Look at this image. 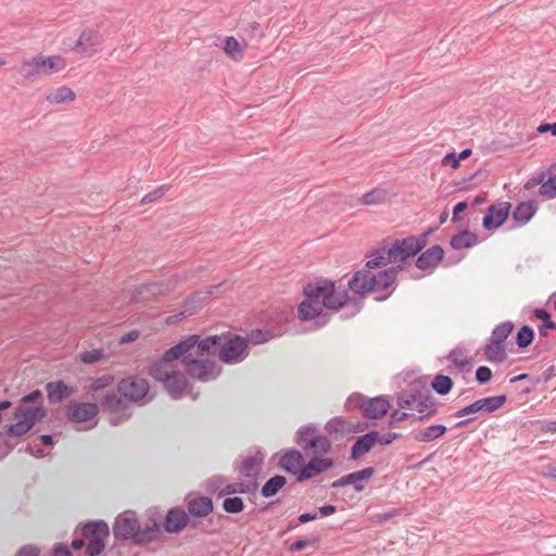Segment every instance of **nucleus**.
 <instances>
[{
    "label": "nucleus",
    "mask_w": 556,
    "mask_h": 556,
    "mask_svg": "<svg viewBox=\"0 0 556 556\" xmlns=\"http://www.w3.org/2000/svg\"><path fill=\"white\" fill-rule=\"evenodd\" d=\"M402 265H394L377 274L368 269H358L349 279L348 289L338 290L332 280L318 278L303 287L304 300L298 306V316L302 321L315 320L316 328L328 324L330 316L324 308L339 309L352 305L351 316L359 313L363 301L350 298L349 291L364 296L367 293L382 292L396 282Z\"/></svg>",
    "instance_id": "f257e3e1"
},
{
    "label": "nucleus",
    "mask_w": 556,
    "mask_h": 556,
    "mask_svg": "<svg viewBox=\"0 0 556 556\" xmlns=\"http://www.w3.org/2000/svg\"><path fill=\"white\" fill-rule=\"evenodd\" d=\"M112 530L116 540H130L135 545H146L154 542L161 534L160 525L155 519H150L141 528L134 511L119 514L115 518Z\"/></svg>",
    "instance_id": "f03ea898"
},
{
    "label": "nucleus",
    "mask_w": 556,
    "mask_h": 556,
    "mask_svg": "<svg viewBox=\"0 0 556 556\" xmlns=\"http://www.w3.org/2000/svg\"><path fill=\"white\" fill-rule=\"evenodd\" d=\"M294 442L308 456L327 455L331 452V441L327 435L319 434L314 425L302 426L295 432Z\"/></svg>",
    "instance_id": "7ed1b4c3"
},
{
    "label": "nucleus",
    "mask_w": 556,
    "mask_h": 556,
    "mask_svg": "<svg viewBox=\"0 0 556 556\" xmlns=\"http://www.w3.org/2000/svg\"><path fill=\"white\" fill-rule=\"evenodd\" d=\"M93 400L99 402V410L111 415L109 422L112 426H119L132 416L128 401L114 391H109L101 395H93Z\"/></svg>",
    "instance_id": "20e7f679"
},
{
    "label": "nucleus",
    "mask_w": 556,
    "mask_h": 556,
    "mask_svg": "<svg viewBox=\"0 0 556 556\" xmlns=\"http://www.w3.org/2000/svg\"><path fill=\"white\" fill-rule=\"evenodd\" d=\"M507 401V395H496V396H488L479 399L475 402H472L469 405H466L458 410L454 413L455 417H464L468 416L467 418L459 420L455 424L456 428H463L470 422L475 421L478 416L477 414H483V413H493L501 408Z\"/></svg>",
    "instance_id": "39448f33"
},
{
    "label": "nucleus",
    "mask_w": 556,
    "mask_h": 556,
    "mask_svg": "<svg viewBox=\"0 0 556 556\" xmlns=\"http://www.w3.org/2000/svg\"><path fill=\"white\" fill-rule=\"evenodd\" d=\"M81 535L88 541L86 556H99L105 548L110 528L104 520H92L81 526Z\"/></svg>",
    "instance_id": "423d86ee"
},
{
    "label": "nucleus",
    "mask_w": 556,
    "mask_h": 556,
    "mask_svg": "<svg viewBox=\"0 0 556 556\" xmlns=\"http://www.w3.org/2000/svg\"><path fill=\"white\" fill-rule=\"evenodd\" d=\"M368 428L366 421H352L348 418L336 416L325 424L326 435L332 442L350 440L354 434L364 432Z\"/></svg>",
    "instance_id": "0eeeda50"
},
{
    "label": "nucleus",
    "mask_w": 556,
    "mask_h": 556,
    "mask_svg": "<svg viewBox=\"0 0 556 556\" xmlns=\"http://www.w3.org/2000/svg\"><path fill=\"white\" fill-rule=\"evenodd\" d=\"M66 66L65 60L60 55L43 56L37 55L22 63L20 74L26 78L35 75H51L60 72Z\"/></svg>",
    "instance_id": "6e6552de"
},
{
    "label": "nucleus",
    "mask_w": 556,
    "mask_h": 556,
    "mask_svg": "<svg viewBox=\"0 0 556 556\" xmlns=\"http://www.w3.org/2000/svg\"><path fill=\"white\" fill-rule=\"evenodd\" d=\"M248 341L239 334L223 333L218 357L225 364H237L247 356Z\"/></svg>",
    "instance_id": "1a4fd4ad"
},
{
    "label": "nucleus",
    "mask_w": 556,
    "mask_h": 556,
    "mask_svg": "<svg viewBox=\"0 0 556 556\" xmlns=\"http://www.w3.org/2000/svg\"><path fill=\"white\" fill-rule=\"evenodd\" d=\"M345 406H359L364 418L379 419L388 413L390 403L383 396H376L369 400H363L361 396H357L356 399L349 397Z\"/></svg>",
    "instance_id": "9d476101"
},
{
    "label": "nucleus",
    "mask_w": 556,
    "mask_h": 556,
    "mask_svg": "<svg viewBox=\"0 0 556 556\" xmlns=\"http://www.w3.org/2000/svg\"><path fill=\"white\" fill-rule=\"evenodd\" d=\"M117 392L128 402L139 403L149 392L147 379L138 376H128L117 383Z\"/></svg>",
    "instance_id": "9b49d317"
},
{
    "label": "nucleus",
    "mask_w": 556,
    "mask_h": 556,
    "mask_svg": "<svg viewBox=\"0 0 556 556\" xmlns=\"http://www.w3.org/2000/svg\"><path fill=\"white\" fill-rule=\"evenodd\" d=\"M184 364L190 377L203 382L216 379L220 372V368L215 372L216 365L213 361L197 359L192 355H186Z\"/></svg>",
    "instance_id": "f8f14e48"
},
{
    "label": "nucleus",
    "mask_w": 556,
    "mask_h": 556,
    "mask_svg": "<svg viewBox=\"0 0 556 556\" xmlns=\"http://www.w3.org/2000/svg\"><path fill=\"white\" fill-rule=\"evenodd\" d=\"M511 204L507 201H501L490 205L482 218V227L485 230L500 228L507 220Z\"/></svg>",
    "instance_id": "ddd939ff"
},
{
    "label": "nucleus",
    "mask_w": 556,
    "mask_h": 556,
    "mask_svg": "<svg viewBox=\"0 0 556 556\" xmlns=\"http://www.w3.org/2000/svg\"><path fill=\"white\" fill-rule=\"evenodd\" d=\"M162 526L167 533L173 534L181 532L188 526L195 528L197 522L191 520L187 511L182 508L173 507L167 510Z\"/></svg>",
    "instance_id": "4468645a"
},
{
    "label": "nucleus",
    "mask_w": 556,
    "mask_h": 556,
    "mask_svg": "<svg viewBox=\"0 0 556 556\" xmlns=\"http://www.w3.org/2000/svg\"><path fill=\"white\" fill-rule=\"evenodd\" d=\"M264 462L265 453L261 447H254L253 454L241 457V460L239 463L237 462V469L243 477L256 481V478L263 469Z\"/></svg>",
    "instance_id": "2eb2a0df"
},
{
    "label": "nucleus",
    "mask_w": 556,
    "mask_h": 556,
    "mask_svg": "<svg viewBox=\"0 0 556 556\" xmlns=\"http://www.w3.org/2000/svg\"><path fill=\"white\" fill-rule=\"evenodd\" d=\"M324 455L312 456L307 464L303 465L299 475V482L309 480L334 467V459L323 457Z\"/></svg>",
    "instance_id": "dca6fc26"
},
{
    "label": "nucleus",
    "mask_w": 556,
    "mask_h": 556,
    "mask_svg": "<svg viewBox=\"0 0 556 556\" xmlns=\"http://www.w3.org/2000/svg\"><path fill=\"white\" fill-rule=\"evenodd\" d=\"M375 472L376 470L374 467H365L333 481L330 486L332 489H340L348 485H353L354 491L359 493L365 490V485L362 483V481L369 480L375 475Z\"/></svg>",
    "instance_id": "f3484780"
},
{
    "label": "nucleus",
    "mask_w": 556,
    "mask_h": 556,
    "mask_svg": "<svg viewBox=\"0 0 556 556\" xmlns=\"http://www.w3.org/2000/svg\"><path fill=\"white\" fill-rule=\"evenodd\" d=\"M99 413L98 403H71L66 409V418L71 422H85L94 418Z\"/></svg>",
    "instance_id": "a211bd4d"
},
{
    "label": "nucleus",
    "mask_w": 556,
    "mask_h": 556,
    "mask_svg": "<svg viewBox=\"0 0 556 556\" xmlns=\"http://www.w3.org/2000/svg\"><path fill=\"white\" fill-rule=\"evenodd\" d=\"M378 431L370 430L356 438L355 442L351 446L349 459L359 460L363 456L369 453L372 447L378 443Z\"/></svg>",
    "instance_id": "6ab92c4d"
},
{
    "label": "nucleus",
    "mask_w": 556,
    "mask_h": 556,
    "mask_svg": "<svg viewBox=\"0 0 556 556\" xmlns=\"http://www.w3.org/2000/svg\"><path fill=\"white\" fill-rule=\"evenodd\" d=\"M444 250L441 245H432L426 251L421 252L416 262L415 266L420 270H430L435 269L439 264L443 261Z\"/></svg>",
    "instance_id": "aec40b11"
},
{
    "label": "nucleus",
    "mask_w": 556,
    "mask_h": 556,
    "mask_svg": "<svg viewBox=\"0 0 556 556\" xmlns=\"http://www.w3.org/2000/svg\"><path fill=\"white\" fill-rule=\"evenodd\" d=\"M194 342L195 355L197 356H215L218 355L220 344L223 343V334L207 336L203 339L199 334H191Z\"/></svg>",
    "instance_id": "412c9836"
},
{
    "label": "nucleus",
    "mask_w": 556,
    "mask_h": 556,
    "mask_svg": "<svg viewBox=\"0 0 556 556\" xmlns=\"http://www.w3.org/2000/svg\"><path fill=\"white\" fill-rule=\"evenodd\" d=\"M450 364L446 370L453 374L455 370L459 372H470L472 369V363L467 355V351L464 348H455L445 357Z\"/></svg>",
    "instance_id": "4be33fe9"
},
{
    "label": "nucleus",
    "mask_w": 556,
    "mask_h": 556,
    "mask_svg": "<svg viewBox=\"0 0 556 556\" xmlns=\"http://www.w3.org/2000/svg\"><path fill=\"white\" fill-rule=\"evenodd\" d=\"M46 392L50 404H59L70 399L75 393V389L63 380H56L46 384Z\"/></svg>",
    "instance_id": "5701e85b"
},
{
    "label": "nucleus",
    "mask_w": 556,
    "mask_h": 556,
    "mask_svg": "<svg viewBox=\"0 0 556 556\" xmlns=\"http://www.w3.org/2000/svg\"><path fill=\"white\" fill-rule=\"evenodd\" d=\"M303 462L304 458L300 451L289 450L280 457L278 465L286 472L296 476V481L299 482V475L303 466Z\"/></svg>",
    "instance_id": "b1692460"
},
{
    "label": "nucleus",
    "mask_w": 556,
    "mask_h": 556,
    "mask_svg": "<svg viewBox=\"0 0 556 556\" xmlns=\"http://www.w3.org/2000/svg\"><path fill=\"white\" fill-rule=\"evenodd\" d=\"M48 415V409L41 404L27 407L18 405L14 412L12 418L22 417L33 428L37 421L45 419Z\"/></svg>",
    "instance_id": "393cba45"
},
{
    "label": "nucleus",
    "mask_w": 556,
    "mask_h": 556,
    "mask_svg": "<svg viewBox=\"0 0 556 556\" xmlns=\"http://www.w3.org/2000/svg\"><path fill=\"white\" fill-rule=\"evenodd\" d=\"M214 509L213 500L208 496H195L187 502L189 517L204 518Z\"/></svg>",
    "instance_id": "a878e982"
},
{
    "label": "nucleus",
    "mask_w": 556,
    "mask_h": 556,
    "mask_svg": "<svg viewBox=\"0 0 556 556\" xmlns=\"http://www.w3.org/2000/svg\"><path fill=\"white\" fill-rule=\"evenodd\" d=\"M192 338L193 337H187L186 339L181 340L174 346L166 350L161 359L167 364L179 358H181V361L184 362V357L186 355H189L188 352L194 349V342L197 341L195 339L193 340Z\"/></svg>",
    "instance_id": "bb28decb"
},
{
    "label": "nucleus",
    "mask_w": 556,
    "mask_h": 556,
    "mask_svg": "<svg viewBox=\"0 0 556 556\" xmlns=\"http://www.w3.org/2000/svg\"><path fill=\"white\" fill-rule=\"evenodd\" d=\"M101 43V36L97 30H84L76 41L74 50L78 53H88Z\"/></svg>",
    "instance_id": "cd10ccee"
},
{
    "label": "nucleus",
    "mask_w": 556,
    "mask_h": 556,
    "mask_svg": "<svg viewBox=\"0 0 556 556\" xmlns=\"http://www.w3.org/2000/svg\"><path fill=\"white\" fill-rule=\"evenodd\" d=\"M447 432V427L442 424H434L414 432V440L419 443H429L442 438Z\"/></svg>",
    "instance_id": "c85d7f7f"
},
{
    "label": "nucleus",
    "mask_w": 556,
    "mask_h": 556,
    "mask_svg": "<svg viewBox=\"0 0 556 556\" xmlns=\"http://www.w3.org/2000/svg\"><path fill=\"white\" fill-rule=\"evenodd\" d=\"M258 483L256 481H247V482H235L227 483L223 486V489L218 492V497H223L226 495H235V494H251L255 496V492L257 491Z\"/></svg>",
    "instance_id": "c756f323"
},
{
    "label": "nucleus",
    "mask_w": 556,
    "mask_h": 556,
    "mask_svg": "<svg viewBox=\"0 0 556 556\" xmlns=\"http://www.w3.org/2000/svg\"><path fill=\"white\" fill-rule=\"evenodd\" d=\"M484 358L490 363H504L507 358V345L489 338L484 346Z\"/></svg>",
    "instance_id": "7c9ffc66"
},
{
    "label": "nucleus",
    "mask_w": 556,
    "mask_h": 556,
    "mask_svg": "<svg viewBox=\"0 0 556 556\" xmlns=\"http://www.w3.org/2000/svg\"><path fill=\"white\" fill-rule=\"evenodd\" d=\"M165 390L174 399L181 397L185 389L187 388V379L180 371H172L170 376L163 383Z\"/></svg>",
    "instance_id": "2f4dec72"
},
{
    "label": "nucleus",
    "mask_w": 556,
    "mask_h": 556,
    "mask_svg": "<svg viewBox=\"0 0 556 556\" xmlns=\"http://www.w3.org/2000/svg\"><path fill=\"white\" fill-rule=\"evenodd\" d=\"M478 243V235L468 229H463L455 233L450 244L454 250L470 249Z\"/></svg>",
    "instance_id": "473e14b6"
},
{
    "label": "nucleus",
    "mask_w": 556,
    "mask_h": 556,
    "mask_svg": "<svg viewBox=\"0 0 556 556\" xmlns=\"http://www.w3.org/2000/svg\"><path fill=\"white\" fill-rule=\"evenodd\" d=\"M538 203L533 200L520 202L513 211V219L520 225H526L536 213Z\"/></svg>",
    "instance_id": "72a5a7b5"
},
{
    "label": "nucleus",
    "mask_w": 556,
    "mask_h": 556,
    "mask_svg": "<svg viewBox=\"0 0 556 556\" xmlns=\"http://www.w3.org/2000/svg\"><path fill=\"white\" fill-rule=\"evenodd\" d=\"M366 256L369 257V260L366 262L364 269H368L370 271L371 269L381 268L392 263L391 260H387V257H389L388 245L375 249Z\"/></svg>",
    "instance_id": "f704fd0d"
},
{
    "label": "nucleus",
    "mask_w": 556,
    "mask_h": 556,
    "mask_svg": "<svg viewBox=\"0 0 556 556\" xmlns=\"http://www.w3.org/2000/svg\"><path fill=\"white\" fill-rule=\"evenodd\" d=\"M389 249V257L387 260H391V262L395 265H402L403 270L410 265L408 260L412 257L407 251L396 241L394 240Z\"/></svg>",
    "instance_id": "c9c22d12"
},
{
    "label": "nucleus",
    "mask_w": 556,
    "mask_h": 556,
    "mask_svg": "<svg viewBox=\"0 0 556 556\" xmlns=\"http://www.w3.org/2000/svg\"><path fill=\"white\" fill-rule=\"evenodd\" d=\"M533 316L542 320V324L538 327L540 338H547L548 330L556 331V323L552 320L551 313L547 312L545 308H534Z\"/></svg>",
    "instance_id": "e433bc0d"
},
{
    "label": "nucleus",
    "mask_w": 556,
    "mask_h": 556,
    "mask_svg": "<svg viewBox=\"0 0 556 556\" xmlns=\"http://www.w3.org/2000/svg\"><path fill=\"white\" fill-rule=\"evenodd\" d=\"M287 484V478L275 475L269 478L261 488V495L265 498L275 496Z\"/></svg>",
    "instance_id": "4c0bfd02"
},
{
    "label": "nucleus",
    "mask_w": 556,
    "mask_h": 556,
    "mask_svg": "<svg viewBox=\"0 0 556 556\" xmlns=\"http://www.w3.org/2000/svg\"><path fill=\"white\" fill-rule=\"evenodd\" d=\"M424 394V391H420L416 388H412L407 391L402 392L396 397V404L400 409L402 408H410L413 403L416 401L421 400V396Z\"/></svg>",
    "instance_id": "58836bf2"
},
{
    "label": "nucleus",
    "mask_w": 556,
    "mask_h": 556,
    "mask_svg": "<svg viewBox=\"0 0 556 556\" xmlns=\"http://www.w3.org/2000/svg\"><path fill=\"white\" fill-rule=\"evenodd\" d=\"M388 200V192L384 189H374L365 193L362 198L356 201L358 204L364 205H378L382 204Z\"/></svg>",
    "instance_id": "ea45409f"
},
{
    "label": "nucleus",
    "mask_w": 556,
    "mask_h": 556,
    "mask_svg": "<svg viewBox=\"0 0 556 556\" xmlns=\"http://www.w3.org/2000/svg\"><path fill=\"white\" fill-rule=\"evenodd\" d=\"M454 382L450 376L439 374L437 375L432 382L431 388L439 395H446L453 389Z\"/></svg>",
    "instance_id": "a19ab883"
},
{
    "label": "nucleus",
    "mask_w": 556,
    "mask_h": 556,
    "mask_svg": "<svg viewBox=\"0 0 556 556\" xmlns=\"http://www.w3.org/2000/svg\"><path fill=\"white\" fill-rule=\"evenodd\" d=\"M514 328H515V325L513 321H510V320L503 321L493 328L490 338L495 340L496 342L506 344V339L510 336Z\"/></svg>",
    "instance_id": "79ce46f5"
},
{
    "label": "nucleus",
    "mask_w": 556,
    "mask_h": 556,
    "mask_svg": "<svg viewBox=\"0 0 556 556\" xmlns=\"http://www.w3.org/2000/svg\"><path fill=\"white\" fill-rule=\"evenodd\" d=\"M421 401L427 404L429 410L428 414L415 417V420L418 422H426L427 420H429L430 418L438 414V401L429 391L424 392Z\"/></svg>",
    "instance_id": "37998d69"
},
{
    "label": "nucleus",
    "mask_w": 556,
    "mask_h": 556,
    "mask_svg": "<svg viewBox=\"0 0 556 556\" xmlns=\"http://www.w3.org/2000/svg\"><path fill=\"white\" fill-rule=\"evenodd\" d=\"M535 338L533 328L529 325L520 327L516 334V344L519 349L523 350L530 346Z\"/></svg>",
    "instance_id": "c03bdc74"
},
{
    "label": "nucleus",
    "mask_w": 556,
    "mask_h": 556,
    "mask_svg": "<svg viewBox=\"0 0 556 556\" xmlns=\"http://www.w3.org/2000/svg\"><path fill=\"white\" fill-rule=\"evenodd\" d=\"M75 99V93L72 89L63 86L47 96V101L53 104L70 102Z\"/></svg>",
    "instance_id": "a18cd8bd"
},
{
    "label": "nucleus",
    "mask_w": 556,
    "mask_h": 556,
    "mask_svg": "<svg viewBox=\"0 0 556 556\" xmlns=\"http://www.w3.org/2000/svg\"><path fill=\"white\" fill-rule=\"evenodd\" d=\"M172 371L168 370V364L162 359L155 361L149 367V375L157 381L163 383L170 376Z\"/></svg>",
    "instance_id": "49530a36"
},
{
    "label": "nucleus",
    "mask_w": 556,
    "mask_h": 556,
    "mask_svg": "<svg viewBox=\"0 0 556 556\" xmlns=\"http://www.w3.org/2000/svg\"><path fill=\"white\" fill-rule=\"evenodd\" d=\"M223 509L227 514H239L243 511L244 509V502L239 496H230L226 495V497L223 501Z\"/></svg>",
    "instance_id": "de8ad7c7"
},
{
    "label": "nucleus",
    "mask_w": 556,
    "mask_h": 556,
    "mask_svg": "<svg viewBox=\"0 0 556 556\" xmlns=\"http://www.w3.org/2000/svg\"><path fill=\"white\" fill-rule=\"evenodd\" d=\"M15 424L8 425L5 427V433L9 437H23L31 430L29 424H27L22 417L15 418Z\"/></svg>",
    "instance_id": "09e8293b"
},
{
    "label": "nucleus",
    "mask_w": 556,
    "mask_h": 556,
    "mask_svg": "<svg viewBox=\"0 0 556 556\" xmlns=\"http://www.w3.org/2000/svg\"><path fill=\"white\" fill-rule=\"evenodd\" d=\"M225 53L235 61L243 58V51L235 37H227L224 46Z\"/></svg>",
    "instance_id": "8fccbe9b"
},
{
    "label": "nucleus",
    "mask_w": 556,
    "mask_h": 556,
    "mask_svg": "<svg viewBox=\"0 0 556 556\" xmlns=\"http://www.w3.org/2000/svg\"><path fill=\"white\" fill-rule=\"evenodd\" d=\"M113 382L114 377L110 374H105L93 379L89 386V390L93 392V395H99L98 392L110 387Z\"/></svg>",
    "instance_id": "3c124183"
},
{
    "label": "nucleus",
    "mask_w": 556,
    "mask_h": 556,
    "mask_svg": "<svg viewBox=\"0 0 556 556\" xmlns=\"http://www.w3.org/2000/svg\"><path fill=\"white\" fill-rule=\"evenodd\" d=\"M413 257L422 251V245L418 243L416 236H408L404 239L396 240Z\"/></svg>",
    "instance_id": "603ef678"
},
{
    "label": "nucleus",
    "mask_w": 556,
    "mask_h": 556,
    "mask_svg": "<svg viewBox=\"0 0 556 556\" xmlns=\"http://www.w3.org/2000/svg\"><path fill=\"white\" fill-rule=\"evenodd\" d=\"M321 538L319 534L312 535L309 539H300L290 545L292 553L303 551L307 546H316L319 544Z\"/></svg>",
    "instance_id": "864d4df0"
},
{
    "label": "nucleus",
    "mask_w": 556,
    "mask_h": 556,
    "mask_svg": "<svg viewBox=\"0 0 556 556\" xmlns=\"http://www.w3.org/2000/svg\"><path fill=\"white\" fill-rule=\"evenodd\" d=\"M539 194L548 199L556 198V173L545 181L543 180L539 189Z\"/></svg>",
    "instance_id": "5fc2aeb1"
},
{
    "label": "nucleus",
    "mask_w": 556,
    "mask_h": 556,
    "mask_svg": "<svg viewBox=\"0 0 556 556\" xmlns=\"http://www.w3.org/2000/svg\"><path fill=\"white\" fill-rule=\"evenodd\" d=\"M79 358L84 364H94L100 359L104 358V352L102 349H93L91 351H85L80 353Z\"/></svg>",
    "instance_id": "6e6d98bb"
},
{
    "label": "nucleus",
    "mask_w": 556,
    "mask_h": 556,
    "mask_svg": "<svg viewBox=\"0 0 556 556\" xmlns=\"http://www.w3.org/2000/svg\"><path fill=\"white\" fill-rule=\"evenodd\" d=\"M168 190V187L166 185H163L156 189H154L153 191L147 193L142 199H141V204H148V203H152V202H155L157 201L159 199H161L163 195H165L166 191Z\"/></svg>",
    "instance_id": "4d7b16f0"
},
{
    "label": "nucleus",
    "mask_w": 556,
    "mask_h": 556,
    "mask_svg": "<svg viewBox=\"0 0 556 556\" xmlns=\"http://www.w3.org/2000/svg\"><path fill=\"white\" fill-rule=\"evenodd\" d=\"M174 288V285L172 281L164 282V281H157L150 283L148 286V290L153 294H164L169 292Z\"/></svg>",
    "instance_id": "13d9d810"
},
{
    "label": "nucleus",
    "mask_w": 556,
    "mask_h": 556,
    "mask_svg": "<svg viewBox=\"0 0 556 556\" xmlns=\"http://www.w3.org/2000/svg\"><path fill=\"white\" fill-rule=\"evenodd\" d=\"M493 377L491 368L488 366H479L476 370V381L479 384H486Z\"/></svg>",
    "instance_id": "bf43d9fd"
},
{
    "label": "nucleus",
    "mask_w": 556,
    "mask_h": 556,
    "mask_svg": "<svg viewBox=\"0 0 556 556\" xmlns=\"http://www.w3.org/2000/svg\"><path fill=\"white\" fill-rule=\"evenodd\" d=\"M410 417L415 418L416 416L412 413L401 412L400 409H394L390 414L389 427H394L397 422L407 420Z\"/></svg>",
    "instance_id": "052dcab7"
},
{
    "label": "nucleus",
    "mask_w": 556,
    "mask_h": 556,
    "mask_svg": "<svg viewBox=\"0 0 556 556\" xmlns=\"http://www.w3.org/2000/svg\"><path fill=\"white\" fill-rule=\"evenodd\" d=\"M226 482V478L223 476H213L207 481V491L218 495V492L223 489L222 485Z\"/></svg>",
    "instance_id": "680f3d73"
},
{
    "label": "nucleus",
    "mask_w": 556,
    "mask_h": 556,
    "mask_svg": "<svg viewBox=\"0 0 556 556\" xmlns=\"http://www.w3.org/2000/svg\"><path fill=\"white\" fill-rule=\"evenodd\" d=\"M42 399V392L40 390H34L29 392L28 394L24 395L20 400V405L26 406L27 404L37 403L39 400Z\"/></svg>",
    "instance_id": "e2e57ef3"
},
{
    "label": "nucleus",
    "mask_w": 556,
    "mask_h": 556,
    "mask_svg": "<svg viewBox=\"0 0 556 556\" xmlns=\"http://www.w3.org/2000/svg\"><path fill=\"white\" fill-rule=\"evenodd\" d=\"M489 177V172L486 169H478L476 173L469 176V180H471L472 187L481 184L486 180Z\"/></svg>",
    "instance_id": "0e129e2a"
},
{
    "label": "nucleus",
    "mask_w": 556,
    "mask_h": 556,
    "mask_svg": "<svg viewBox=\"0 0 556 556\" xmlns=\"http://www.w3.org/2000/svg\"><path fill=\"white\" fill-rule=\"evenodd\" d=\"M378 438H379V441H378L379 444H381V445H390L396 439L401 438V434L397 433V432H388V433L381 434L378 431Z\"/></svg>",
    "instance_id": "69168bd1"
},
{
    "label": "nucleus",
    "mask_w": 556,
    "mask_h": 556,
    "mask_svg": "<svg viewBox=\"0 0 556 556\" xmlns=\"http://www.w3.org/2000/svg\"><path fill=\"white\" fill-rule=\"evenodd\" d=\"M39 548L34 545H24L22 546L15 556H39Z\"/></svg>",
    "instance_id": "338daca9"
},
{
    "label": "nucleus",
    "mask_w": 556,
    "mask_h": 556,
    "mask_svg": "<svg viewBox=\"0 0 556 556\" xmlns=\"http://www.w3.org/2000/svg\"><path fill=\"white\" fill-rule=\"evenodd\" d=\"M52 556H73V554L66 545L58 543L53 547Z\"/></svg>",
    "instance_id": "774afa93"
}]
</instances>
